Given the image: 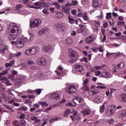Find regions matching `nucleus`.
Returning <instances> with one entry per match:
<instances>
[{"instance_id":"f257e3e1","label":"nucleus","mask_w":126,"mask_h":126,"mask_svg":"<svg viewBox=\"0 0 126 126\" xmlns=\"http://www.w3.org/2000/svg\"><path fill=\"white\" fill-rule=\"evenodd\" d=\"M8 30L10 31V34L9 38L11 41H13V40H15L16 38H18V35L20 34L19 32V29L18 28V26L14 25L11 24L8 28Z\"/></svg>"},{"instance_id":"f03ea898","label":"nucleus","mask_w":126,"mask_h":126,"mask_svg":"<svg viewBox=\"0 0 126 126\" xmlns=\"http://www.w3.org/2000/svg\"><path fill=\"white\" fill-rule=\"evenodd\" d=\"M68 52L70 53V60H68V63H75V61L78 59V53L74 51L73 49H69Z\"/></svg>"},{"instance_id":"7ed1b4c3","label":"nucleus","mask_w":126,"mask_h":126,"mask_svg":"<svg viewBox=\"0 0 126 126\" xmlns=\"http://www.w3.org/2000/svg\"><path fill=\"white\" fill-rule=\"evenodd\" d=\"M66 86H67L66 88V92L68 94H73V93H75L76 91H77V89L76 87H74L73 85L69 83H66Z\"/></svg>"},{"instance_id":"20e7f679","label":"nucleus","mask_w":126,"mask_h":126,"mask_svg":"<svg viewBox=\"0 0 126 126\" xmlns=\"http://www.w3.org/2000/svg\"><path fill=\"white\" fill-rule=\"evenodd\" d=\"M42 22L40 19H36L35 20H31L30 23V28H36L38 27L39 25H41Z\"/></svg>"},{"instance_id":"39448f33","label":"nucleus","mask_w":126,"mask_h":126,"mask_svg":"<svg viewBox=\"0 0 126 126\" xmlns=\"http://www.w3.org/2000/svg\"><path fill=\"white\" fill-rule=\"evenodd\" d=\"M39 51V47L32 48L28 49L25 51V54L27 56H33L36 55L37 52Z\"/></svg>"},{"instance_id":"423d86ee","label":"nucleus","mask_w":126,"mask_h":126,"mask_svg":"<svg viewBox=\"0 0 126 126\" xmlns=\"http://www.w3.org/2000/svg\"><path fill=\"white\" fill-rule=\"evenodd\" d=\"M74 67L75 68L76 71L81 72L82 74H85V70L84 69V68H83V66L82 65L76 64L75 65Z\"/></svg>"},{"instance_id":"0eeeda50","label":"nucleus","mask_w":126,"mask_h":126,"mask_svg":"<svg viewBox=\"0 0 126 126\" xmlns=\"http://www.w3.org/2000/svg\"><path fill=\"white\" fill-rule=\"evenodd\" d=\"M24 46V39L22 38H19L17 39L16 47L17 48H22Z\"/></svg>"},{"instance_id":"6e6552de","label":"nucleus","mask_w":126,"mask_h":126,"mask_svg":"<svg viewBox=\"0 0 126 126\" xmlns=\"http://www.w3.org/2000/svg\"><path fill=\"white\" fill-rule=\"evenodd\" d=\"M95 40V35L92 34L89 35L88 37L86 38L85 42L87 44H92L94 42Z\"/></svg>"},{"instance_id":"1a4fd4ad","label":"nucleus","mask_w":126,"mask_h":126,"mask_svg":"<svg viewBox=\"0 0 126 126\" xmlns=\"http://www.w3.org/2000/svg\"><path fill=\"white\" fill-rule=\"evenodd\" d=\"M42 49L44 51V53H48L53 50V46L49 44H46L42 47Z\"/></svg>"},{"instance_id":"9d476101","label":"nucleus","mask_w":126,"mask_h":126,"mask_svg":"<svg viewBox=\"0 0 126 126\" xmlns=\"http://www.w3.org/2000/svg\"><path fill=\"white\" fill-rule=\"evenodd\" d=\"M77 3H78V2H77V0H74V1H72L71 2V3H70L69 2V1H67V3L65 4V6L64 7V9H66V7H67V6H72V5L73 6H75V5H77Z\"/></svg>"},{"instance_id":"9b49d317","label":"nucleus","mask_w":126,"mask_h":126,"mask_svg":"<svg viewBox=\"0 0 126 126\" xmlns=\"http://www.w3.org/2000/svg\"><path fill=\"white\" fill-rule=\"evenodd\" d=\"M51 31V29L48 28H43L41 31H39L38 34L39 36H41L42 34H45V33H49Z\"/></svg>"},{"instance_id":"f8f14e48","label":"nucleus","mask_w":126,"mask_h":126,"mask_svg":"<svg viewBox=\"0 0 126 126\" xmlns=\"http://www.w3.org/2000/svg\"><path fill=\"white\" fill-rule=\"evenodd\" d=\"M119 100L122 103H126V94H122L120 95Z\"/></svg>"},{"instance_id":"ddd939ff","label":"nucleus","mask_w":126,"mask_h":126,"mask_svg":"<svg viewBox=\"0 0 126 126\" xmlns=\"http://www.w3.org/2000/svg\"><path fill=\"white\" fill-rule=\"evenodd\" d=\"M38 63L39 65H41V66H44L47 64V61L45 60L44 58H41L39 60Z\"/></svg>"},{"instance_id":"4468645a","label":"nucleus","mask_w":126,"mask_h":126,"mask_svg":"<svg viewBox=\"0 0 126 126\" xmlns=\"http://www.w3.org/2000/svg\"><path fill=\"white\" fill-rule=\"evenodd\" d=\"M50 97L51 99L59 100V99H60V94H59L58 93H53L50 95Z\"/></svg>"},{"instance_id":"2eb2a0df","label":"nucleus","mask_w":126,"mask_h":126,"mask_svg":"<svg viewBox=\"0 0 126 126\" xmlns=\"http://www.w3.org/2000/svg\"><path fill=\"white\" fill-rule=\"evenodd\" d=\"M66 25L63 23H58L56 24V27L57 28H60V29H63L65 28Z\"/></svg>"},{"instance_id":"dca6fc26","label":"nucleus","mask_w":126,"mask_h":126,"mask_svg":"<svg viewBox=\"0 0 126 126\" xmlns=\"http://www.w3.org/2000/svg\"><path fill=\"white\" fill-rule=\"evenodd\" d=\"M101 1V0H93V6L94 8H97L99 6V2Z\"/></svg>"},{"instance_id":"f3484780","label":"nucleus","mask_w":126,"mask_h":126,"mask_svg":"<svg viewBox=\"0 0 126 126\" xmlns=\"http://www.w3.org/2000/svg\"><path fill=\"white\" fill-rule=\"evenodd\" d=\"M111 76V73L108 72H104L100 75V77H103L104 78H107Z\"/></svg>"},{"instance_id":"a211bd4d","label":"nucleus","mask_w":126,"mask_h":126,"mask_svg":"<svg viewBox=\"0 0 126 126\" xmlns=\"http://www.w3.org/2000/svg\"><path fill=\"white\" fill-rule=\"evenodd\" d=\"M91 112V111L89 109H85L82 111V113L83 114V116H88Z\"/></svg>"},{"instance_id":"6ab92c4d","label":"nucleus","mask_w":126,"mask_h":126,"mask_svg":"<svg viewBox=\"0 0 126 126\" xmlns=\"http://www.w3.org/2000/svg\"><path fill=\"white\" fill-rule=\"evenodd\" d=\"M125 67V63L124 62H121L120 63L115 65V68H124Z\"/></svg>"},{"instance_id":"aec40b11","label":"nucleus","mask_w":126,"mask_h":126,"mask_svg":"<svg viewBox=\"0 0 126 126\" xmlns=\"http://www.w3.org/2000/svg\"><path fill=\"white\" fill-rule=\"evenodd\" d=\"M63 17V13L59 11L55 12V17L58 18H62Z\"/></svg>"},{"instance_id":"412c9836","label":"nucleus","mask_w":126,"mask_h":126,"mask_svg":"<svg viewBox=\"0 0 126 126\" xmlns=\"http://www.w3.org/2000/svg\"><path fill=\"white\" fill-rule=\"evenodd\" d=\"M98 92L99 91H98V90L95 89L89 92V94L90 96H93V95H96V94H97V93H98Z\"/></svg>"},{"instance_id":"4be33fe9","label":"nucleus","mask_w":126,"mask_h":126,"mask_svg":"<svg viewBox=\"0 0 126 126\" xmlns=\"http://www.w3.org/2000/svg\"><path fill=\"white\" fill-rule=\"evenodd\" d=\"M94 103H96V104H100L101 103V97L98 96L94 99Z\"/></svg>"},{"instance_id":"5701e85b","label":"nucleus","mask_w":126,"mask_h":126,"mask_svg":"<svg viewBox=\"0 0 126 126\" xmlns=\"http://www.w3.org/2000/svg\"><path fill=\"white\" fill-rule=\"evenodd\" d=\"M21 55H22L21 52H19L16 54H10L9 55V59H10V60H11L12 57H17L18 58L19 57H20V56H21Z\"/></svg>"},{"instance_id":"b1692460","label":"nucleus","mask_w":126,"mask_h":126,"mask_svg":"<svg viewBox=\"0 0 126 126\" xmlns=\"http://www.w3.org/2000/svg\"><path fill=\"white\" fill-rule=\"evenodd\" d=\"M97 88H100V89H106L107 87H106L104 84L101 83H98Z\"/></svg>"},{"instance_id":"393cba45","label":"nucleus","mask_w":126,"mask_h":126,"mask_svg":"<svg viewBox=\"0 0 126 126\" xmlns=\"http://www.w3.org/2000/svg\"><path fill=\"white\" fill-rule=\"evenodd\" d=\"M30 38L29 39H28L27 37H25V40H27V42H31V41H32L34 39V35H33V34L30 33Z\"/></svg>"},{"instance_id":"a878e982","label":"nucleus","mask_w":126,"mask_h":126,"mask_svg":"<svg viewBox=\"0 0 126 126\" xmlns=\"http://www.w3.org/2000/svg\"><path fill=\"white\" fill-rule=\"evenodd\" d=\"M8 49V46H5V47H3L2 49H1L0 50V54H1L2 55L5 54V51H7Z\"/></svg>"},{"instance_id":"bb28decb","label":"nucleus","mask_w":126,"mask_h":126,"mask_svg":"<svg viewBox=\"0 0 126 126\" xmlns=\"http://www.w3.org/2000/svg\"><path fill=\"white\" fill-rule=\"evenodd\" d=\"M52 4L55 6V8L57 9H61V5H60V3L58 2H54L52 3Z\"/></svg>"},{"instance_id":"cd10ccee","label":"nucleus","mask_w":126,"mask_h":126,"mask_svg":"<svg viewBox=\"0 0 126 126\" xmlns=\"http://www.w3.org/2000/svg\"><path fill=\"white\" fill-rule=\"evenodd\" d=\"M22 83V80L21 78H17L15 79V84L16 85H20Z\"/></svg>"},{"instance_id":"c85d7f7f","label":"nucleus","mask_w":126,"mask_h":126,"mask_svg":"<svg viewBox=\"0 0 126 126\" xmlns=\"http://www.w3.org/2000/svg\"><path fill=\"white\" fill-rule=\"evenodd\" d=\"M43 75H44V73H43V72L39 71L36 74H35V77H36V78H38L39 77H42Z\"/></svg>"},{"instance_id":"c756f323","label":"nucleus","mask_w":126,"mask_h":126,"mask_svg":"<svg viewBox=\"0 0 126 126\" xmlns=\"http://www.w3.org/2000/svg\"><path fill=\"white\" fill-rule=\"evenodd\" d=\"M65 42L68 44V45H71V44H72V39H71L70 37H67L65 39Z\"/></svg>"},{"instance_id":"7c9ffc66","label":"nucleus","mask_w":126,"mask_h":126,"mask_svg":"<svg viewBox=\"0 0 126 126\" xmlns=\"http://www.w3.org/2000/svg\"><path fill=\"white\" fill-rule=\"evenodd\" d=\"M105 103H104L100 107V112L101 114H103L105 111Z\"/></svg>"},{"instance_id":"2f4dec72","label":"nucleus","mask_w":126,"mask_h":126,"mask_svg":"<svg viewBox=\"0 0 126 126\" xmlns=\"http://www.w3.org/2000/svg\"><path fill=\"white\" fill-rule=\"evenodd\" d=\"M75 99L77 100V101H78L79 103H82V102H83V101H84V100H83V98H82V97H81V96H76Z\"/></svg>"},{"instance_id":"473e14b6","label":"nucleus","mask_w":126,"mask_h":126,"mask_svg":"<svg viewBox=\"0 0 126 126\" xmlns=\"http://www.w3.org/2000/svg\"><path fill=\"white\" fill-rule=\"evenodd\" d=\"M8 73V69H5L2 72L0 73V77H2V75H5V74H7Z\"/></svg>"},{"instance_id":"72a5a7b5","label":"nucleus","mask_w":126,"mask_h":126,"mask_svg":"<svg viewBox=\"0 0 126 126\" xmlns=\"http://www.w3.org/2000/svg\"><path fill=\"white\" fill-rule=\"evenodd\" d=\"M93 24L96 28H98V27H100V21H94Z\"/></svg>"},{"instance_id":"f704fd0d","label":"nucleus","mask_w":126,"mask_h":126,"mask_svg":"<svg viewBox=\"0 0 126 126\" xmlns=\"http://www.w3.org/2000/svg\"><path fill=\"white\" fill-rule=\"evenodd\" d=\"M82 90H83V91H89L90 90V89L89 88V87L84 85L82 89Z\"/></svg>"},{"instance_id":"c9c22d12","label":"nucleus","mask_w":126,"mask_h":126,"mask_svg":"<svg viewBox=\"0 0 126 126\" xmlns=\"http://www.w3.org/2000/svg\"><path fill=\"white\" fill-rule=\"evenodd\" d=\"M70 112V110L69 109L66 110L63 114L64 117H66L67 116H68V115H69Z\"/></svg>"},{"instance_id":"e433bc0d","label":"nucleus","mask_w":126,"mask_h":126,"mask_svg":"<svg viewBox=\"0 0 126 126\" xmlns=\"http://www.w3.org/2000/svg\"><path fill=\"white\" fill-rule=\"evenodd\" d=\"M106 18V19H112V13H111V12L107 13Z\"/></svg>"},{"instance_id":"4c0bfd02","label":"nucleus","mask_w":126,"mask_h":126,"mask_svg":"<svg viewBox=\"0 0 126 126\" xmlns=\"http://www.w3.org/2000/svg\"><path fill=\"white\" fill-rule=\"evenodd\" d=\"M20 125L21 126H26V121L24 120H22L20 122Z\"/></svg>"},{"instance_id":"58836bf2","label":"nucleus","mask_w":126,"mask_h":126,"mask_svg":"<svg viewBox=\"0 0 126 126\" xmlns=\"http://www.w3.org/2000/svg\"><path fill=\"white\" fill-rule=\"evenodd\" d=\"M68 19L69 20V23H70V24H73L74 21H75V20L73 18H71L69 17H68Z\"/></svg>"},{"instance_id":"ea45409f","label":"nucleus","mask_w":126,"mask_h":126,"mask_svg":"<svg viewBox=\"0 0 126 126\" xmlns=\"http://www.w3.org/2000/svg\"><path fill=\"white\" fill-rule=\"evenodd\" d=\"M66 106H70V107H72V106H76V103H75V102L73 101L72 105V103L69 102L66 104Z\"/></svg>"},{"instance_id":"a19ab883","label":"nucleus","mask_w":126,"mask_h":126,"mask_svg":"<svg viewBox=\"0 0 126 126\" xmlns=\"http://www.w3.org/2000/svg\"><path fill=\"white\" fill-rule=\"evenodd\" d=\"M39 105L42 106V107H44L45 106H46V107H47V106H49V104L48 103H46V102H39Z\"/></svg>"},{"instance_id":"79ce46f5","label":"nucleus","mask_w":126,"mask_h":126,"mask_svg":"<svg viewBox=\"0 0 126 126\" xmlns=\"http://www.w3.org/2000/svg\"><path fill=\"white\" fill-rule=\"evenodd\" d=\"M34 92H36V94H37V95H40V94H41V93H42V90L38 89H36L35 90H34Z\"/></svg>"},{"instance_id":"37998d69","label":"nucleus","mask_w":126,"mask_h":126,"mask_svg":"<svg viewBox=\"0 0 126 126\" xmlns=\"http://www.w3.org/2000/svg\"><path fill=\"white\" fill-rule=\"evenodd\" d=\"M114 122H115V120L113 118H111V119H109L107 121L108 125H112Z\"/></svg>"},{"instance_id":"c03bdc74","label":"nucleus","mask_w":126,"mask_h":126,"mask_svg":"<svg viewBox=\"0 0 126 126\" xmlns=\"http://www.w3.org/2000/svg\"><path fill=\"white\" fill-rule=\"evenodd\" d=\"M0 80H1L3 83H5V82L4 81L5 80V81H6L7 80V78L6 77H1L0 78Z\"/></svg>"},{"instance_id":"a18cd8bd","label":"nucleus","mask_w":126,"mask_h":126,"mask_svg":"<svg viewBox=\"0 0 126 126\" xmlns=\"http://www.w3.org/2000/svg\"><path fill=\"white\" fill-rule=\"evenodd\" d=\"M59 119H60V117L52 119L51 120H50L49 121V122L50 123H55V121H59Z\"/></svg>"},{"instance_id":"49530a36","label":"nucleus","mask_w":126,"mask_h":126,"mask_svg":"<svg viewBox=\"0 0 126 126\" xmlns=\"http://www.w3.org/2000/svg\"><path fill=\"white\" fill-rule=\"evenodd\" d=\"M23 6V5H22V4H18V5L16 6L15 9L16 10H17L21 8V7H22Z\"/></svg>"},{"instance_id":"de8ad7c7","label":"nucleus","mask_w":126,"mask_h":126,"mask_svg":"<svg viewBox=\"0 0 126 126\" xmlns=\"http://www.w3.org/2000/svg\"><path fill=\"white\" fill-rule=\"evenodd\" d=\"M40 5H49V3H45L44 0H42L40 2Z\"/></svg>"},{"instance_id":"09e8293b","label":"nucleus","mask_w":126,"mask_h":126,"mask_svg":"<svg viewBox=\"0 0 126 126\" xmlns=\"http://www.w3.org/2000/svg\"><path fill=\"white\" fill-rule=\"evenodd\" d=\"M13 126H20V125H19V122H18V121H14Z\"/></svg>"},{"instance_id":"8fccbe9b","label":"nucleus","mask_w":126,"mask_h":126,"mask_svg":"<svg viewBox=\"0 0 126 126\" xmlns=\"http://www.w3.org/2000/svg\"><path fill=\"white\" fill-rule=\"evenodd\" d=\"M80 29L82 30V31H84L85 30V27L83 25H79Z\"/></svg>"},{"instance_id":"3c124183","label":"nucleus","mask_w":126,"mask_h":126,"mask_svg":"<svg viewBox=\"0 0 126 126\" xmlns=\"http://www.w3.org/2000/svg\"><path fill=\"white\" fill-rule=\"evenodd\" d=\"M42 12L44 13V14H46V15H48V14H49V11H48V10L46 9H44L42 10Z\"/></svg>"},{"instance_id":"603ef678","label":"nucleus","mask_w":126,"mask_h":126,"mask_svg":"<svg viewBox=\"0 0 126 126\" xmlns=\"http://www.w3.org/2000/svg\"><path fill=\"white\" fill-rule=\"evenodd\" d=\"M24 102L25 104H27L28 103L30 104L31 103H32V101H31L30 99H26Z\"/></svg>"},{"instance_id":"864d4df0","label":"nucleus","mask_w":126,"mask_h":126,"mask_svg":"<svg viewBox=\"0 0 126 126\" xmlns=\"http://www.w3.org/2000/svg\"><path fill=\"white\" fill-rule=\"evenodd\" d=\"M28 64L32 65H34V64H35V63H34V62H33L31 60L28 61Z\"/></svg>"},{"instance_id":"5fc2aeb1","label":"nucleus","mask_w":126,"mask_h":126,"mask_svg":"<svg viewBox=\"0 0 126 126\" xmlns=\"http://www.w3.org/2000/svg\"><path fill=\"white\" fill-rule=\"evenodd\" d=\"M5 84H6V85H7L8 86H11V85H12V84H11V83L9 82V81H8V80H7L5 82Z\"/></svg>"},{"instance_id":"6e6d98bb","label":"nucleus","mask_w":126,"mask_h":126,"mask_svg":"<svg viewBox=\"0 0 126 126\" xmlns=\"http://www.w3.org/2000/svg\"><path fill=\"white\" fill-rule=\"evenodd\" d=\"M106 115L107 116V117H111V116H112V114H111L110 110H108L106 111Z\"/></svg>"},{"instance_id":"4d7b16f0","label":"nucleus","mask_w":126,"mask_h":126,"mask_svg":"<svg viewBox=\"0 0 126 126\" xmlns=\"http://www.w3.org/2000/svg\"><path fill=\"white\" fill-rule=\"evenodd\" d=\"M120 55H121V53H114L113 57H114V58H117L118 57H120Z\"/></svg>"},{"instance_id":"13d9d810","label":"nucleus","mask_w":126,"mask_h":126,"mask_svg":"<svg viewBox=\"0 0 126 126\" xmlns=\"http://www.w3.org/2000/svg\"><path fill=\"white\" fill-rule=\"evenodd\" d=\"M19 118L21 120H24V118H25V115L24 114H21L20 115Z\"/></svg>"},{"instance_id":"bf43d9fd","label":"nucleus","mask_w":126,"mask_h":126,"mask_svg":"<svg viewBox=\"0 0 126 126\" xmlns=\"http://www.w3.org/2000/svg\"><path fill=\"white\" fill-rule=\"evenodd\" d=\"M97 50L99 51V52H100V53H103V52H104V50L103 49V47H102V46L98 47Z\"/></svg>"},{"instance_id":"052dcab7","label":"nucleus","mask_w":126,"mask_h":126,"mask_svg":"<svg viewBox=\"0 0 126 126\" xmlns=\"http://www.w3.org/2000/svg\"><path fill=\"white\" fill-rule=\"evenodd\" d=\"M88 81H89V80H88V79L87 78H85V80L83 82V84L84 85H86L88 83Z\"/></svg>"},{"instance_id":"680f3d73","label":"nucleus","mask_w":126,"mask_h":126,"mask_svg":"<svg viewBox=\"0 0 126 126\" xmlns=\"http://www.w3.org/2000/svg\"><path fill=\"white\" fill-rule=\"evenodd\" d=\"M5 67H9V66H12V64L10 63H6L5 64Z\"/></svg>"},{"instance_id":"e2e57ef3","label":"nucleus","mask_w":126,"mask_h":126,"mask_svg":"<svg viewBox=\"0 0 126 126\" xmlns=\"http://www.w3.org/2000/svg\"><path fill=\"white\" fill-rule=\"evenodd\" d=\"M98 47H95L93 49V52L94 53H98Z\"/></svg>"},{"instance_id":"0e129e2a","label":"nucleus","mask_w":126,"mask_h":126,"mask_svg":"<svg viewBox=\"0 0 126 126\" xmlns=\"http://www.w3.org/2000/svg\"><path fill=\"white\" fill-rule=\"evenodd\" d=\"M118 26H120V25H125V21L118 22Z\"/></svg>"},{"instance_id":"69168bd1","label":"nucleus","mask_w":126,"mask_h":126,"mask_svg":"<svg viewBox=\"0 0 126 126\" xmlns=\"http://www.w3.org/2000/svg\"><path fill=\"white\" fill-rule=\"evenodd\" d=\"M12 73L13 75H16V74H17L18 73V72H17L16 70H13L12 71Z\"/></svg>"},{"instance_id":"338daca9","label":"nucleus","mask_w":126,"mask_h":126,"mask_svg":"<svg viewBox=\"0 0 126 126\" xmlns=\"http://www.w3.org/2000/svg\"><path fill=\"white\" fill-rule=\"evenodd\" d=\"M122 116L123 117H126V110H124L123 111V112H122Z\"/></svg>"},{"instance_id":"774afa93","label":"nucleus","mask_w":126,"mask_h":126,"mask_svg":"<svg viewBox=\"0 0 126 126\" xmlns=\"http://www.w3.org/2000/svg\"><path fill=\"white\" fill-rule=\"evenodd\" d=\"M120 39L122 40H125L126 41V36L125 35H121L120 36Z\"/></svg>"}]
</instances>
